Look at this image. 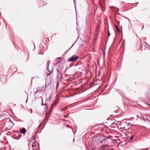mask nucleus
Wrapping results in <instances>:
<instances>
[{
  "mask_svg": "<svg viewBox=\"0 0 150 150\" xmlns=\"http://www.w3.org/2000/svg\"><path fill=\"white\" fill-rule=\"evenodd\" d=\"M78 59V57L76 55H74L73 56L69 58L68 61L70 62H74L76 61Z\"/></svg>",
  "mask_w": 150,
  "mask_h": 150,
  "instance_id": "nucleus-1",
  "label": "nucleus"
},
{
  "mask_svg": "<svg viewBox=\"0 0 150 150\" xmlns=\"http://www.w3.org/2000/svg\"><path fill=\"white\" fill-rule=\"evenodd\" d=\"M38 144L36 142H35L32 144V149L33 150H35L37 149L38 147Z\"/></svg>",
  "mask_w": 150,
  "mask_h": 150,
  "instance_id": "nucleus-2",
  "label": "nucleus"
},
{
  "mask_svg": "<svg viewBox=\"0 0 150 150\" xmlns=\"http://www.w3.org/2000/svg\"><path fill=\"white\" fill-rule=\"evenodd\" d=\"M50 114V112H47L45 114V118L44 119L45 120H47L49 118V116Z\"/></svg>",
  "mask_w": 150,
  "mask_h": 150,
  "instance_id": "nucleus-3",
  "label": "nucleus"
},
{
  "mask_svg": "<svg viewBox=\"0 0 150 150\" xmlns=\"http://www.w3.org/2000/svg\"><path fill=\"white\" fill-rule=\"evenodd\" d=\"M107 146V145H103L100 147V150H104L105 149V148H106Z\"/></svg>",
  "mask_w": 150,
  "mask_h": 150,
  "instance_id": "nucleus-4",
  "label": "nucleus"
},
{
  "mask_svg": "<svg viewBox=\"0 0 150 150\" xmlns=\"http://www.w3.org/2000/svg\"><path fill=\"white\" fill-rule=\"evenodd\" d=\"M20 132L21 133L24 134L26 132V130L24 128H23L22 129H21L20 130Z\"/></svg>",
  "mask_w": 150,
  "mask_h": 150,
  "instance_id": "nucleus-5",
  "label": "nucleus"
},
{
  "mask_svg": "<svg viewBox=\"0 0 150 150\" xmlns=\"http://www.w3.org/2000/svg\"><path fill=\"white\" fill-rule=\"evenodd\" d=\"M44 88V87L43 86L41 88H37V91L35 92V93H37V92L39 91H42L43 90V89Z\"/></svg>",
  "mask_w": 150,
  "mask_h": 150,
  "instance_id": "nucleus-6",
  "label": "nucleus"
},
{
  "mask_svg": "<svg viewBox=\"0 0 150 150\" xmlns=\"http://www.w3.org/2000/svg\"><path fill=\"white\" fill-rule=\"evenodd\" d=\"M57 103L56 102H54L51 105V109H52L53 107L56 105Z\"/></svg>",
  "mask_w": 150,
  "mask_h": 150,
  "instance_id": "nucleus-7",
  "label": "nucleus"
},
{
  "mask_svg": "<svg viewBox=\"0 0 150 150\" xmlns=\"http://www.w3.org/2000/svg\"><path fill=\"white\" fill-rule=\"evenodd\" d=\"M118 16H116V17H115L116 18L117 17H118V18H120L122 16L121 14H120L119 13H118Z\"/></svg>",
  "mask_w": 150,
  "mask_h": 150,
  "instance_id": "nucleus-8",
  "label": "nucleus"
},
{
  "mask_svg": "<svg viewBox=\"0 0 150 150\" xmlns=\"http://www.w3.org/2000/svg\"><path fill=\"white\" fill-rule=\"evenodd\" d=\"M115 26L116 27V30H117V32H120V30H119V28H118V27L116 25H115Z\"/></svg>",
  "mask_w": 150,
  "mask_h": 150,
  "instance_id": "nucleus-9",
  "label": "nucleus"
},
{
  "mask_svg": "<svg viewBox=\"0 0 150 150\" xmlns=\"http://www.w3.org/2000/svg\"><path fill=\"white\" fill-rule=\"evenodd\" d=\"M67 109V107H66V108H62L61 109V111H64V110H66Z\"/></svg>",
  "mask_w": 150,
  "mask_h": 150,
  "instance_id": "nucleus-10",
  "label": "nucleus"
},
{
  "mask_svg": "<svg viewBox=\"0 0 150 150\" xmlns=\"http://www.w3.org/2000/svg\"><path fill=\"white\" fill-rule=\"evenodd\" d=\"M68 115H64V117L65 118H66L68 116Z\"/></svg>",
  "mask_w": 150,
  "mask_h": 150,
  "instance_id": "nucleus-11",
  "label": "nucleus"
},
{
  "mask_svg": "<svg viewBox=\"0 0 150 150\" xmlns=\"http://www.w3.org/2000/svg\"><path fill=\"white\" fill-rule=\"evenodd\" d=\"M66 126L68 127H71L69 125H67Z\"/></svg>",
  "mask_w": 150,
  "mask_h": 150,
  "instance_id": "nucleus-12",
  "label": "nucleus"
},
{
  "mask_svg": "<svg viewBox=\"0 0 150 150\" xmlns=\"http://www.w3.org/2000/svg\"><path fill=\"white\" fill-rule=\"evenodd\" d=\"M134 138V137H133V136L132 137H131L130 139L131 140H132Z\"/></svg>",
  "mask_w": 150,
  "mask_h": 150,
  "instance_id": "nucleus-13",
  "label": "nucleus"
},
{
  "mask_svg": "<svg viewBox=\"0 0 150 150\" xmlns=\"http://www.w3.org/2000/svg\"><path fill=\"white\" fill-rule=\"evenodd\" d=\"M110 33L109 32V31H108V36H110Z\"/></svg>",
  "mask_w": 150,
  "mask_h": 150,
  "instance_id": "nucleus-14",
  "label": "nucleus"
},
{
  "mask_svg": "<svg viewBox=\"0 0 150 150\" xmlns=\"http://www.w3.org/2000/svg\"><path fill=\"white\" fill-rule=\"evenodd\" d=\"M57 59H61V57H59V58H58Z\"/></svg>",
  "mask_w": 150,
  "mask_h": 150,
  "instance_id": "nucleus-15",
  "label": "nucleus"
},
{
  "mask_svg": "<svg viewBox=\"0 0 150 150\" xmlns=\"http://www.w3.org/2000/svg\"><path fill=\"white\" fill-rule=\"evenodd\" d=\"M92 150H95V149L93 148H92Z\"/></svg>",
  "mask_w": 150,
  "mask_h": 150,
  "instance_id": "nucleus-16",
  "label": "nucleus"
},
{
  "mask_svg": "<svg viewBox=\"0 0 150 150\" xmlns=\"http://www.w3.org/2000/svg\"><path fill=\"white\" fill-rule=\"evenodd\" d=\"M66 96L67 97H69V96Z\"/></svg>",
  "mask_w": 150,
  "mask_h": 150,
  "instance_id": "nucleus-17",
  "label": "nucleus"
},
{
  "mask_svg": "<svg viewBox=\"0 0 150 150\" xmlns=\"http://www.w3.org/2000/svg\"><path fill=\"white\" fill-rule=\"evenodd\" d=\"M122 129V128H120V130H121V129Z\"/></svg>",
  "mask_w": 150,
  "mask_h": 150,
  "instance_id": "nucleus-18",
  "label": "nucleus"
},
{
  "mask_svg": "<svg viewBox=\"0 0 150 150\" xmlns=\"http://www.w3.org/2000/svg\"><path fill=\"white\" fill-rule=\"evenodd\" d=\"M59 62H60V61H59V62H58V63H59Z\"/></svg>",
  "mask_w": 150,
  "mask_h": 150,
  "instance_id": "nucleus-19",
  "label": "nucleus"
}]
</instances>
